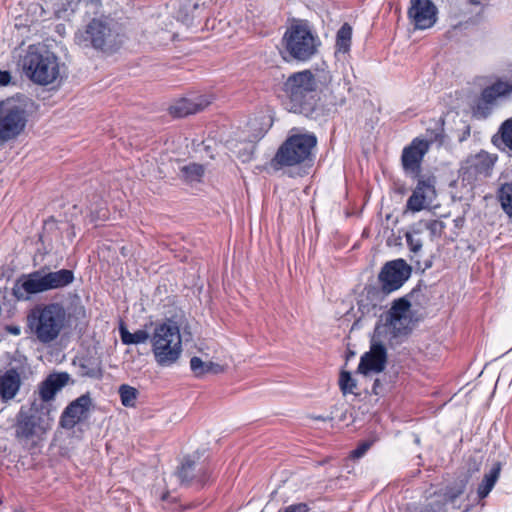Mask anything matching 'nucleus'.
I'll use <instances>...</instances> for the list:
<instances>
[{"instance_id": "2", "label": "nucleus", "mask_w": 512, "mask_h": 512, "mask_svg": "<svg viewBox=\"0 0 512 512\" xmlns=\"http://www.w3.org/2000/svg\"><path fill=\"white\" fill-rule=\"evenodd\" d=\"M316 144L317 137L313 133L291 134L278 148L271 166L275 169L298 166L301 170L310 167Z\"/></svg>"}, {"instance_id": "35", "label": "nucleus", "mask_w": 512, "mask_h": 512, "mask_svg": "<svg viewBox=\"0 0 512 512\" xmlns=\"http://www.w3.org/2000/svg\"><path fill=\"white\" fill-rule=\"evenodd\" d=\"M356 386H357L356 380L354 378H352L350 372L342 371L340 373L339 387H340L341 392L344 395L349 394V393L356 394L354 392V389L356 388Z\"/></svg>"}, {"instance_id": "39", "label": "nucleus", "mask_w": 512, "mask_h": 512, "mask_svg": "<svg viewBox=\"0 0 512 512\" xmlns=\"http://www.w3.org/2000/svg\"><path fill=\"white\" fill-rule=\"evenodd\" d=\"M284 512H309V507L305 503H298L288 506Z\"/></svg>"}, {"instance_id": "12", "label": "nucleus", "mask_w": 512, "mask_h": 512, "mask_svg": "<svg viewBox=\"0 0 512 512\" xmlns=\"http://www.w3.org/2000/svg\"><path fill=\"white\" fill-rule=\"evenodd\" d=\"M411 272V266L403 259L387 262L378 276L381 290L385 294L398 290L409 279Z\"/></svg>"}, {"instance_id": "11", "label": "nucleus", "mask_w": 512, "mask_h": 512, "mask_svg": "<svg viewBox=\"0 0 512 512\" xmlns=\"http://www.w3.org/2000/svg\"><path fill=\"white\" fill-rule=\"evenodd\" d=\"M495 161L496 158L485 151L468 156L460 167L462 182L473 187L484 181L491 176Z\"/></svg>"}, {"instance_id": "33", "label": "nucleus", "mask_w": 512, "mask_h": 512, "mask_svg": "<svg viewBox=\"0 0 512 512\" xmlns=\"http://www.w3.org/2000/svg\"><path fill=\"white\" fill-rule=\"evenodd\" d=\"M121 403L125 407H134L138 396L136 388L123 384L119 387Z\"/></svg>"}, {"instance_id": "37", "label": "nucleus", "mask_w": 512, "mask_h": 512, "mask_svg": "<svg viewBox=\"0 0 512 512\" xmlns=\"http://www.w3.org/2000/svg\"><path fill=\"white\" fill-rule=\"evenodd\" d=\"M373 441H364L358 445V447L351 452V457L354 459L361 458L372 446Z\"/></svg>"}, {"instance_id": "45", "label": "nucleus", "mask_w": 512, "mask_h": 512, "mask_svg": "<svg viewBox=\"0 0 512 512\" xmlns=\"http://www.w3.org/2000/svg\"><path fill=\"white\" fill-rule=\"evenodd\" d=\"M470 4L472 5H481L483 4L486 0H468Z\"/></svg>"}, {"instance_id": "4", "label": "nucleus", "mask_w": 512, "mask_h": 512, "mask_svg": "<svg viewBox=\"0 0 512 512\" xmlns=\"http://www.w3.org/2000/svg\"><path fill=\"white\" fill-rule=\"evenodd\" d=\"M321 41L315 31L305 21H297L286 30L283 36V53L291 59L305 62L318 53Z\"/></svg>"}, {"instance_id": "38", "label": "nucleus", "mask_w": 512, "mask_h": 512, "mask_svg": "<svg viewBox=\"0 0 512 512\" xmlns=\"http://www.w3.org/2000/svg\"><path fill=\"white\" fill-rule=\"evenodd\" d=\"M237 156L243 161V162H247L249 160H251L252 158V145L251 144H247L244 148V151L243 153L241 152V150H239L237 152Z\"/></svg>"}, {"instance_id": "17", "label": "nucleus", "mask_w": 512, "mask_h": 512, "mask_svg": "<svg viewBox=\"0 0 512 512\" xmlns=\"http://www.w3.org/2000/svg\"><path fill=\"white\" fill-rule=\"evenodd\" d=\"M92 406V399L90 395L83 394L77 399L73 400L64 409L60 417V425L64 429H72L83 419L87 417V414Z\"/></svg>"}, {"instance_id": "13", "label": "nucleus", "mask_w": 512, "mask_h": 512, "mask_svg": "<svg viewBox=\"0 0 512 512\" xmlns=\"http://www.w3.org/2000/svg\"><path fill=\"white\" fill-rule=\"evenodd\" d=\"M387 364V350L385 345L373 335L369 351L365 352L357 368V373L365 377L379 374L384 371Z\"/></svg>"}, {"instance_id": "22", "label": "nucleus", "mask_w": 512, "mask_h": 512, "mask_svg": "<svg viewBox=\"0 0 512 512\" xmlns=\"http://www.w3.org/2000/svg\"><path fill=\"white\" fill-rule=\"evenodd\" d=\"M385 293L378 288L366 289V293L358 301V309L363 316H376L381 309V302Z\"/></svg>"}, {"instance_id": "18", "label": "nucleus", "mask_w": 512, "mask_h": 512, "mask_svg": "<svg viewBox=\"0 0 512 512\" xmlns=\"http://www.w3.org/2000/svg\"><path fill=\"white\" fill-rule=\"evenodd\" d=\"M45 291L48 290L44 277V269L23 276L13 287V295L18 300H27L30 295Z\"/></svg>"}, {"instance_id": "7", "label": "nucleus", "mask_w": 512, "mask_h": 512, "mask_svg": "<svg viewBox=\"0 0 512 512\" xmlns=\"http://www.w3.org/2000/svg\"><path fill=\"white\" fill-rule=\"evenodd\" d=\"M51 404H42L33 400L29 408L22 406L16 415L15 437L18 440H30L44 433L50 426Z\"/></svg>"}, {"instance_id": "32", "label": "nucleus", "mask_w": 512, "mask_h": 512, "mask_svg": "<svg viewBox=\"0 0 512 512\" xmlns=\"http://www.w3.org/2000/svg\"><path fill=\"white\" fill-rule=\"evenodd\" d=\"M498 200L503 211L512 217V183H504L498 190Z\"/></svg>"}, {"instance_id": "3", "label": "nucleus", "mask_w": 512, "mask_h": 512, "mask_svg": "<svg viewBox=\"0 0 512 512\" xmlns=\"http://www.w3.org/2000/svg\"><path fill=\"white\" fill-rule=\"evenodd\" d=\"M66 320V311L59 303H51L31 310L27 317L28 326L41 343L55 340Z\"/></svg>"}, {"instance_id": "20", "label": "nucleus", "mask_w": 512, "mask_h": 512, "mask_svg": "<svg viewBox=\"0 0 512 512\" xmlns=\"http://www.w3.org/2000/svg\"><path fill=\"white\" fill-rule=\"evenodd\" d=\"M211 100L206 96H193L190 98H181L170 106V114L174 117H186L204 110Z\"/></svg>"}, {"instance_id": "43", "label": "nucleus", "mask_w": 512, "mask_h": 512, "mask_svg": "<svg viewBox=\"0 0 512 512\" xmlns=\"http://www.w3.org/2000/svg\"><path fill=\"white\" fill-rule=\"evenodd\" d=\"M6 331L13 335H19L20 334V328L18 326L9 325L6 327Z\"/></svg>"}, {"instance_id": "5", "label": "nucleus", "mask_w": 512, "mask_h": 512, "mask_svg": "<svg viewBox=\"0 0 512 512\" xmlns=\"http://www.w3.org/2000/svg\"><path fill=\"white\" fill-rule=\"evenodd\" d=\"M283 90L291 102V110L308 114L313 110L317 98V81L310 70L291 74Z\"/></svg>"}, {"instance_id": "30", "label": "nucleus", "mask_w": 512, "mask_h": 512, "mask_svg": "<svg viewBox=\"0 0 512 512\" xmlns=\"http://www.w3.org/2000/svg\"><path fill=\"white\" fill-rule=\"evenodd\" d=\"M352 39V27L348 23H344L338 30L336 35V51L347 53L350 50Z\"/></svg>"}, {"instance_id": "25", "label": "nucleus", "mask_w": 512, "mask_h": 512, "mask_svg": "<svg viewBox=\"0 0 512 512\" xmlns=\"http://www.w3.org/2000/svg\"><path fill=\"white\" fill-rule=\"evenodd\" d=\"M47 290L59 289L70 285L74 281V273L69 269L54 272L44 271Z\"/></svg>"}, {"instance_id": "19", "label": "nucleus", "mask_w": 512, "mask_h": 512, "mask_svg": "<svg viewBox=\"0 0 512 512\" xmlns=\"http://www.w3.org/2000/svg\"><path fill=\"white\" fill-rule=\"evenodd\" d=\"M70 376L66 372L50 374L38 386V402L42 404H51L57 392H59L69 381Z\"/></svg>"}, {"instance_id": "47", "label": "nucleus", "mask_w": 512, "mask_h": 512, "mask_svg": "<svg viewBox=\"0 0 512 512\" xmlns=\"http://www.w3.org/2000/svg\"><path fill=\"white\" fill-rule=\"evenodd\" d=\"M493 142H494L496 145H498V146H499V144L497 143V142H498V139L496 138V136L494 137Z\"/></svg>"}, {"instance_id": "15", "label": "nucleus", "mask_w": 512, "mask_h": 512, "mask_svg": "<svg viewBox=\"0 0 512 512\" xmlns=\"http://www.w3.org/2000/svg\"><path fill=\"white\" fill-rule=\"evenodd\" d=\"M429 148L430 143L427 140L415 138L409 146L403 149L401 161L406 173L419 175L422 160Z\"/></svg>"}, {"instance_id": "9", "label": "nucleus", "mask_w": 512, "mask_h": 512, "mask_svg": "<svg viewBox=\"0 0 512 512\" xmlns=\"http://www.w3.org/2000/svg\"><path fill=\"white\" fill-rule=\"evenodd\" d=\"M24 69L30 79L40 85L51 84L60 76L58 58L48 50H30L24 58Z\"/></svg>"}, {"instance_id": "41", "label": "nucleus", "mask_w": 512, "mask_h": 512, "mask_svg": "<svg viewBox=\"0 0 512 512\" xmlns=\"http://www.w3.org/2000/svg\"><path fill=\"white\" fill-rule=\"evenodd\" d=\"M11 81V74L8 71L0 70V86H6Z\"/></svg>"}, {"instance_id": "16", "label": "nucleus", "mask_w": 512, "mask_h": 512, "mask_svg": "<svg viewBox=\"0 0 512 512\" xmlns=\"http://www.w3.org/2000/svg\"><path fill=\"white\" fill-rule=\"evenodd\" d=\"M435 198V179H420L407 200L406 208L412 212H419L430 207Z\"/></svg>"}, {"instance_id": "31", "label": "nucleus", "mask_w": 512, "mask_h": 512, "mask_svg": "<svg viewBox=\"0 0 512 512\" xmlns=\"http://www.w3.org/2000/svg\"><path fill=\"white\" fill-rule=\"evenodd\" d=\"M201 6V0H179L178 15L183 22L188 23Z\"/></svg>"}, {"instance_id": "14", "label": "nucleus", "mask_w": 512, "mask_h": 512, "mask_svg": "<svg viewBox=\"0 0 512 512\" xmlns=\"http://www.w3.org/2000/svg\"><path fill=\"white\" fill-rule=\"evenodd\" d=\"M438 9L432 0H410L408 18L415 30H426L437 21Z\"/></svg>"}, {"instance_id": "29", "label": "nucleus", "mask_w": 512, "mask_h": 512, "mask_svg": "<svg viewBox=\"0 0 512 512\" xmlns=\"http://www.w3.org/2000/svg\"><path fill=\"white\" fill-rule=\"evenodd\" d=\"M204 166L198 163H190L180 168L179 176L186 182H199L204 175Z\"/></svg>"}, {"instance_id": "21", "label": "nucleus", "mask_w": 512, "mask_h": 512, "mask_svg": "<svg viewBox=\"0 0 512 512\" xmlns=\"http://www.w3.org/2000/svg\"><path fill=\"white\" fill-rule=\"evenodd\" d=\"M22 381L19 372L15 368L6 370L0 375V399L8 402L18 394Z\"/></svg>"}, {"instance_id": "46", "label": "nucleus", "mask_w": 512, "mask_h": 512, "mask_svg": "<svg viewBox=\"0 0 512 512\" xmlns=\"http://www.w3.org/2000/svg\"><path fill=\"white\" fill-rule=\"evenodd\" d=\"M315 420H321V421H326L328 420L329 418H326V417H323V416H316L314 417Z\"/></svg>"}, {"instance_id": "6", "label": "nucleus", "mask_w": 512, "mask_h": 512, "mask_svg": "<svg viewBox=\"0 0 512 512\" xmlns=\"http://www.w3.org/2000/svg\"><path fill=\"white\" fill-rule=\"evenodd\" d=\"M30 100L25 96L8 98L0 103V142L16 139L28 122Z\"/></svg>"}, {"instance_id": "48", "label": "nucleus", "mask_w": 512, "mask_h": 512, "mask_svg": "<svg viewBox=\"0 0 512 512\" xmlns=\"http://www.w3.org/2000/svg\"><path fill=\"white\" fill-rule=\"evenodd\" d=\"M122 254L126 255V251H124V248H122Z\"/></svg>"}, {"instance_id": "24", "label": "nucleus", "mask_w": 512, "mask_h": 512, "mask_svg": "<svg viewBox=\"0 0 512 512\" xmlns=\"http://www.w3.org/2000/svg\"><path fill=\"white\" fill-rule=\"evenodd\" d=\"M178 477L182 483H190L193 479H196L199 483L204 484L208 477L207 470L199 468L195 473V462L189 458L184 459L181 467L177 471Z\"/></svg>"}, {"instance_id": "34", "label": "nucleus", "mask_w": 512, "mask_h": 512, "mask_svg": "<svg viewBox=\"0 0 512 512\" xmlns=\"http://www.w3.org/2000/svg\"><path fill=\"white\" fill-rule=\"evenodd\" d=\"M499 141L504 145L505 148H508L512 151V118L504 121L499 129Z\"/></svg>"}, {"instance_id": "42", "label": "nucleus", "mask_w": 512, "mask_h": 512, "mask_svg": "<svg viewBox=\"0 0 512 512\" xmlns=\"http://www.w3.org/2000/svg\"><path fill=\"white\" fill-rule=\"evenodd\" d=\"M372 392L375 395H380L383 392V387L381 380L379 378H376L373 383Z\"/></svg>"}, {"instance_id": "28", "label": "nucleus", "mask_w": 512, "mask_h": 512, "mask_svg": "<svg viewBox=\"0 0 512 512\" xmlns=\"http://www.w3.org/2000/svg\"><path fill=\"white\" fill-rule=\"evenodd\" d=\"M414 233H422L425 230L429 231L431 239H434L435 237L441 236L443 229H444V223L440 220L436 219H430V220H420L414 225Z\"/></svg>"}, {"instance_id": "1", "label": "nucleus", "mask_w": 512, "mask_h": 512, "mask_svg": "<svg viewBox=\"0 0 512 512\" xmlns=\"http://www.w3.org/2000/svg\"><path fill=\"white\" fill-rule=\"evenodd\" d=\"M180 328L181 324L175 318L155 323L150 344L158 366L170 367L181 357L183 348Z\"/></svg>"}, {"instance_id": "26", "label": "nucleus", "mask_w": 512, "mask_h": 512, "mask_svg": "<svg viewBox=\"0 0 512 512\" xmlns=\"http://www.w3.org/2000/svg\"><path fill=\"white\" fill-rule=\"evenodd\" d=\"M500 463H496L493 468L484 475V478L482 482L478 486V496L480 499H483L488 496V494L493 489L494 485L496 484L499 475H500Z\"/></svg>"}, {"instance_id": "36", "label": "nucleus", "mask_w": 512, "mask_h": 512, "mask_svg": "<svg viewBox=\"0 0 512 512\" xmlns=\"http://www.w3.org/2000/svg\"><path fill=\"white\" fill-rule=\"evenodd\" d=\"M209 361L205 362L200 357L194 356L190 359V369L194 376L201 378L209 374Z\"/></svg>"}, {"instance_id": "10", "label": "nucleus", "mask_w": 512, "mask_h": 512, "mask_svg": "<svg viewBox=\"0 0 512 512\" xmlns=\"http://www.w3.org/2000/svg\"><path fill=\"white\" fill-rule=\"evenodd\" d=\"M410 307L411 304L405 297L394 300L384 324L376 326L374 335L378 338L381 335L388 336L389 341L407 336L412 322Z\"/></svg>"}, {"instance_id": "44", "label": "nucleus", "mask_w": 512, "mask_h": 512, "mask_svg": "<svg viewBox=\"0 0 512 512\" xmlns=\"http://www.w3.org/2000/svg\"><path fill=\"white\" fill-rule=\"evenodd\" d=\"M463 490H464V486H462L461 488H459L457 491H453L451 492V494L449 495L451 500H454L456 499L459 495H461L463 493Z\"/></svg>"}, {"instance_id": "23", "label": "nucleus", "mask_w": 512, "mask_h": 512, "mask_svg": "<svg viewBox=\"0 0 512 512\" xmlns=\"http://www.w3.org/2000/svg\"><path fill=\"white\" fill-rule=\"evenodd\" d=\"M420 233H414V226H412L411 230L405 234L406 243L410 251V261L416 264L418 269H422L423 271L430 268L432 266L431 261H426L424 266L420 264V253L422 251L423 243L422 240L418 237Z\"/></svg>"}, {"instance_id": "27", "label": "nucleus", "mask_w": 512, "mask_h": 512, "mask_svg": "<svg viewBox=\"0 0 512 512\" xmlns=\"http://www.w3.org/2000/svg\"><path fill=\"white\" fill-rule=\"evenodd\" d=\"M120 337L123 344L132 345V344H141L150 340L151 335L147 330L139 329L134 333H131L127 330V328L121 324L119 327Z\"/></svg>"}, {"instance_id": "40", "label": "nucleus", "mask_w": 512, "mask_h": 512, "mask_svg": "<svg viewBox=\"0 0 512 512\" xmlns=\"http://www.w3.org/2000/svg\"><path fill=\"white\" fill-rule=\"evenodd\" d=\"M209 374H220L224 372V367L218 363H214L212 361H209Z\"/></svg>"}, {"instance_id": "8", "label": "nucleus", "mask_w": 512, "mask_h": 512, "mask_svg": "<svg viewBox=\"0 0 512 512\" xmlns=\"http://www.w3.org/2000/svg\"><path fill=\"white\" fill-rule=\"evenodd\" d=\"M79 43L103 52H114L121 44L117 24L107 17L94 18L79 34Z\"/></svg>"}]
</instances>
